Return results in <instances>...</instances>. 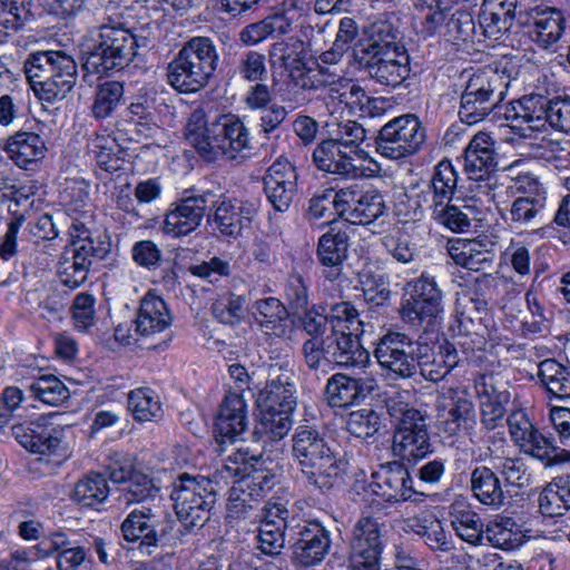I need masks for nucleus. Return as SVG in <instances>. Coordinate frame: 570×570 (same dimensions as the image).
Listing matches in <instances>:
<instances>
[{
	"label": "nucleus",
	"instance_id": "obj_1",
	"mask_svg": "<svg viewBox=\"0 0 570 570\" xmlns=\"http://www.w3.org/2000/svg\"><path fill=\"white\" fill-rule=\"evenodd\" d=\"M373 354L381 368L397 380L413 377L419 368L425 380L439 382L460 361L456 348L449 342L441 344L438 352H434L429 344L393 331L379 337Z\"/></svg>",
	"mask_w": 570,
	"mask_h": 570
},
{
	"label": "nucleus",
	"instance_id": "obj_2",
	"mask_svg": "<svg viewBox=\"0 0 570 570\" xmlns=\"http://www.w3.org/2000/svg\"><path fill=\"white\" fill-rule=\"evenodd\" d=\"M185 137L207 161L224 157L242 163L250 149L249 130L233 114L219 115L208 120L203 109H195L188 118Z\"/></svg>",
	"mask_w": 570,
	"mask_h": 570
},
{
	"label": "nucleus",
	"instance_id": "obj_3",
	"mask_svg": "<svg viewBox=\"0 0 570 570\" xmlns=\"http://www.w3.org/2000/svg\"><path fill=\"white\" fill-rule=\"evenodd\" d=\"M292 455L305 481L322 492L331 490L345 472L346 463L336 458L324 435L308 425L296 428Z\"/></svg>",
	"mask_w": 570,
	"mask_h": 570
},
{
	"label": "nucleus",
	"instance_id": "obj_4",
	"mask_svg": "<svg viewBox=\"0 0 570 570\" xmlns=\"http://www.w3.org/2000/svg\"><path fill=\"white\" fill-rule=\"evenodd\" d=\"M96 33L95 43L83 51L82 68L88 73L121 70L136 57L138 39L119 18L106 17Z\"/></svg>",
	"mask_w": 570,
	"mask_h": 570
},
{
	"label": "nucleus",
	"instance_id": "obj_5",
	"mask_svg": "<svg viewBox=\"0 0 570 570\" xmlns=\"http://www.w3.org/2000/svg\"><path fill=\"white\" fill-rule=\"evenodd\" d=\"M218 65V52L208 37H193L168 63V83L179 92L190 94L204 88Z\"/></svg>",
	"mask_w": 570,
	"mask_h": 570
},
{
	"label": "nucleus",
	"instance_id": "obj_6",
	"mask_svg": "<svg viewBox=\"0 0 570 570\" xmlns=\"http://www.w3.org/2000/svg\"><path fill=\"white\" fill-rule=\"evenodd\" d=\"M511 82L507 68H484L468 80L459 108L460 119L473 125L483 120L504 99Z\"/></svg>",
	"mask_w": 570,
	"mask_h": 570
},
{
	"label": "nucleus",
	"instance_id": "obj_7",
	"mask_svg": "<svg viewBox=\"0 0 570 570\" xmlns=\"http://www.w3.org/2000/svg\"><path fill=\"white\" fill-rule=\"evenodd\" d=\"M170 498L178 520L190 530L209 520L216 491L208 478L184 473L174 481Z\"/></svg>",
	"mask_w": 570,
	"mask_h": 570
},
{
	"label": "nucleus",
	"instance_id": "obj_8",
	"mask_svg": "<svg viewBox=\"0 0 570 570\" xmlns=\"http://www.w3.org/2000/svg\"><path fill=\"white\" fill-rule=\"evenodd\" d=\"M401 318L413 327L433 325L444 313L443 292L434 276L422 273L404 286Z\"/></svg>",
	"mask_w": 570,
	"mask_h": 570
},
{
	"label": "nucleus",
	"instance_id": "obj_9",
	"mask_svg": "<svg viewBox=\"0 0 570 570\" xmlns=\"http://www.w3.org/2000/svg\"><path fill=\"white\" fill-rule=\"evenodd\" d=\"M61 414L51 413L48 417H41L32 422L30 426L17 425L13 432L18 442L28 451L48 458V461L60 465L71 455L68 434L69 424H52L48 419H56Z\"/></svg>",
	"mask_w": 570,
	"mask_h": 570
},
{
	"label": "nucleus",
	"instance_id": "obj_10",
	"mask_svg": "<svg viewBox=\"0 0 570 570\" xmlns=\"http://www.w3.org/2000/svg\"><path fill=\"white\" fill-rule=\"evenodd\" d=\"M426 130L417 116L406 114L393 118L379 131L376 151L393 160L415 155L424 145Z\"/></svg>",
	"mask_w": 570,
	"mask_h": 570
},
{
	"label": "nucleus",
	"instance_id": "obj_11",
	"mask_svg": "<svg viewBox=\"0 0 570 570\" xmlns=\"http://www.w3.org/2000/svg\"><path fill=\"white\" fill-rule=\"evenodd\" d=\"M550 106L551 99L542 95L523 96L507 106L504 117L511 121V129L521 140L519 145L529 147L528 155L538 156L543 149L540 144L527 140L549 124Z\"/></svg>",
	"mask_w": 570,
	"mask_h": 570
},
{
	"label": "nucleus",
	"instance_id": "obj_12",
	"mask_svg": "<svg viewBox=\"0 0 570 570\" xmlns=\"http://www.w3.org/2000/svg\"><path fill=\"white\" fill-rule=\"evenodd\" d=\"M507 422L512 441L524 454L540 460L546 466L570 461V452L558 448L551 439L544 436L523 410L512 411Z\"/></svg>",
	"mask_w": 570,
	"mask_h": 570
},
{
	"label": "nucleus",
	"instance_id": "obj_13",
	"mask_svg": "<svg viewBox=\"0 0 570 570\" xmlns=\"http://www.w3.org/2000/svg\"><path fill=\"white\" fill-rule=\"evenodd\" d=\"M292 560L298 568L320 564L331 550V533L318 520H306L293 528Z\"/></svg>",
	"mask_w": 570,
	"mask_h": 570
},
{
	"label": "nucleus",
	"instance_id": "obj_14",
	"mask_svg": "<svg viewBox=\"0 0 570 570\" xmlns=\"http://www.w3.org/2000/svg\"><path fill=\"white\" fill-rule=\"evenodd\" d=\"M257 203L248 199L220 197L213 203L208 223L222 237L237 239L257 215Z\"/></svg>",
	"mask_w": 570,
	"mask_h": 570
},
{
	"label": "nucleus",
	"instance_id": "obj_15",
	"mask_svg": "<svg viewBox=\"0 0 570 570\" xmlns=\"http://www.w3.org/2000/svg\"><path fill=\"white\" fill-rule=\"evenodd\" d=\"M371 489L390 503L419 501L425 497V492L415 487L407 468L399 461L381 464L372 473Z\"/></svg>",
	"mask_w": 570,
	"mask_h": 570
},
{
	"label": "nucleus",
	"instance_id": "obj_16",
	"mask_svg": "<svg viewBox=\"0 0 570 570\" xmlns=\"http://www.w3.org/2000/svg\"><path fill=\"white\" fill-rule=\"evenodd\" d=\"M298 174L295 165L279 156L263 176V190L273 209L278 213L289 210L297 194Z\"/></svg>",
	"mask_w": 570,
	"mask_h": 570
},
{
	"label": "nucleus",
	"instance_id": "obj_17",
	"mask_svg": "<svg viewBox=\"0 0 570 570\" xmlns=\"http://www.w3.org/2000/svg\"><path fill=\"white\" fill-rule=\"evenodd\" d=\"M436 416L444 432L455 435L474 417V404L463 386H442L435 397Z\"/></svg>",
	"mask_w": 570,
	"mask_h": 570
},
{
	"label": "nucleus",
	"instance_id": "obj_18",
	"mask_svg": "<svg viewBox=\"0 0 570 570\" xmlns=\"http://www.w3.org/2000/svg\"><path fill=\"white\" fill-rule=\"evenodd\" d=\"M120 532L125 541L137 543V550L147 556L154 553L163 538L157 517L149 508L134 509L121 522Z\"/></svg>",
	"mask_w": 570,
	"mask_h": 570
},
{
	"label": "nucleus",
	"instance_id": "obj_19",
	"mask_svg": "<svg viewBox=\"0 0 570 570\" xmlns=\"http://www.w3.org/2000/svg\"><path fill=\"white\" fill-rule=\"evenodd\" d=\"M498 166V154L495 153L494 140L487 132H478L470 140L464 149L463 169L469 179L475 181H487L491 187L490 180Z\"/></svg>",
	"mask_w": 570,
	"mask_h": 570
},
{
	"label": "nucleus",
	"instance_id": "obj_20",
	"mask_svg": "<svg viewBox=\"0 0 570 570\" xmlns=\"http://www.w3.org/2000/svg\"><path fill=\"white\" fill-rule=\"evenodd\" d=\"M376 387L377 382L372 376L355 377L336 373L327 380L325 394L331 407H347L364 401Z\"/></svg>",
	"mask_w": 570,
	"mask_h": 570
},
{
	"label": "nucleus",
	"instance_id": "obj_21",
	"mask_svg": "<svg viewBox=\"0 0 570 570\" xmlns=\"http://www.w3.org/2000/svg\"><path fill=\"white\" fill-rule=\"evenodd\" d=\"M566 30L563 13L553 7H535L529 12L527 35L540 49L554 51Z\"/></svg>",
	"mask_w": 570,
	"mask_h": 570
},
{
	"label": "nucleus",
	"instance_id": "obj_22",
	"mask_svg": "<svg viewBox=\"0 0 570 570\" xmlns=\"http://www.w3.org/2000/svg\"><path fill=\"white\" fill-rule=\"evenodd\" d=\"M364 72L382 86L396 87L403 83L411 73V59L407 50L394 51L391 55L355 60Z\"/></svg>",
	"mask_w": 570,
	"mask_h": 570
},
{
	"label": "nucleus",
	"instance_id": "obj_23",
	"mask_svg": "<svg viewBox=\"0 0 570 570\" xmlns=\"http://www.w3.org/2000/svg\"><path fill=\"white\" fill-rule=\"evenodd\" d=\"M361 332L344 330L331 331L326 335L327 354L331 364L341 367H364L370 362V353L363 347Z\"/></svg>",
	"mask_w": 570,
	"mask_h": 570
},
{
	"label": "nucleus",
	"instance_id": "obj_24",
	"mask_svg": "<svg viewBox=\"0 0 570 570\" xmlns=\"http://www.w3.org/2000/svg\"><path fill=\"white\" fill-rule=\"evenodd\" d=\"M247 404L242 393L225 395L215 417V432L218 442L236 441L247 429Z\"/></svg>",
	"mask_w": 570,
	"mask_h": 570
},
{
	"label": "nucleus",
	"instance_id": "obj_25",
	"mask_svg": "<svg viewBox=\"0 0 570 570\" xmlns=\"http://www.w3.org/2000/svg\"><path fill=\"white\" fill-rule=\"evenodd\" d=\"M207 208L205 195H193L180 199L164 220V232L174 237L194 232L202 223Z\"/></svg>",
	"mask_w": 570,
	"mask_h": 570
},
{
	"label": "nucleus",
	"instance_id": "obj_26",
	"mask_svg": "<svg viewBox=\"0 0 570 570\" xmlns=\"http://www.w3.org/2000/svg\"><path fill=\"white\" fill-rule=\"evenodd\" d=\"M357 155L325 139L313 151L315 166L325 173L341 178L354 179L363 175L362 168L356 164Z\"/></svg>",
	"mask_w": 570,
	"mask_h": 570
},
{
	"label": "nucleus",
	"instance_id": "obj_27",
	"mask_svg": "<svg viewBox=\"0 0 570 570\" xmlns=\"http://www.w3.org/2000/svg\"><path fill=\"white\" fill-rule=\"evenodd\" d=\"M392 451L394 455L407 462L424 459L432 452L424 416H421L420 421L397 426L393 436Z\"/></svg>",
	"mask_w": 570,
	"mask_h": 570
},
{
	"label": "nucleus",
	"instance_id": "obj_28",
	"mask_svg": "<svg viewBox=\"0 0 570 570\" xmlns=\"http://www.w3.org/2000/svg\"><path fill=\"white\" fill-rule=\"evenodd\" d=\"M353 558L358 564L376 567L383 550L379 522L371 517L361 518L354 525L351 539Z\"/></svg>",
	"mask_w": 570,
	"mask_h": 570
},
{
	"label": "nucleus",
	"instance_id": "obj_29",
	"mask_svg": "<svg viewBox=\"0 0 570 570\" xmlns=\"http://www.w3.org/2000/svg\"><path fill=\"white\" fill-rule=\"evenodd\" d=\"M272 377L257 396V407H279L294 411L296 406L294 372L287 366H274Z\"/></svg>",
	"mask_w": 570,
	"mask_h": 570
},
{
	"label": "nucleus",
	"instance_id": "obj_30",
	"mask_svg": "<svg viewBox=\"0 0 570 570\" xmlns=\"http://www.w3.org/2000/svg\"><path fill=\"white\" fill-rule=\"evenodd\" d=\"M348 235L344 230L331 228L317 243L316 257L323 267L324 277L331 282L340 278L343 263L348 253Z\"/></svg>",
	"mask_w": 570,
	"mask_h": 570
},
{
	"label": "nucleus",
	"instance_id": "obj_31",
	"mask_svg": "<svg viewBox=\"0 0 570 570\" xmlns=\"http://www.w3.org/2000/svg\"><path fill=\"white\" fill-rule=\"evenodd\" d=\"M70 55L61 50L36 51L28 56L23 70L35 95L43 100L48 81H51L58 63Z\"/></svg>",
	"mask_w": 570,
	"mask_h": 570
},
{
	"label": "nucleus",
	"instance_id": "obj_32",
	"mask_svg": "<svg viewBox=\"0 0 570 570\" xmlns=\"http://www.w3.org/2000/svg\"><path fill=\"white\" fill-rule=\"evenodd\" d=\"M173 316L166 302L158 295L148 292L141 299L134 321L135 331L140 336H153L167 330Z\"/></svg>",
	"mask_w": 570,
	"mask_h": 570
},
{
	"label": "nucleus",
	"instance_id": "obj_33",
	"mask_svg": "<svg viewBox=\"0 0 570 570\" xmlns=\"http://www.w3.org/2000/svg\"><path fill=\"white\" fill-rule=\"evenodd\" d=\"M4 149L9 158L22 169H33L47 153L45 139L37 132L24 130L11 135Z\"/></svg>",
	"mask_w": 570,
	"mask_h": 570
},
{
	"label": "nucleus",
	"instance_id": "obj_34",
	"mask_svg": "<svg viewBox=\"0 0 570 570\" xmlns=\"http://www.w3.org/2000/svg\"><path fill=\"white\" fill-rule=\"evenodd\" d=\"M271 56L278 57L282 66L289 72V76L298 81L302 78L301 86L303 88H315L316 85L306 78L309 69L306 67V43L296 38L289 37L284 41L274 43Z\"/></svg>",
	"mask_w": 570,
	"mask_h": 570
},
{
	"label": "nucleus",
	"instance_id": "obj_35",
	"mask_svg": "<svg viewBox=\"0 0 570 570\" xmlns=\"http://www.w3.org/2000/svg\"><path fill=\"white\" fill-rule=\"evenodd\" d=\"M406 50L399 38V31L387 21H380L371 26L366 45L354 50L355 60L391 55L394 51Z\"/></svg>",
	"mask_w": 570,
	"mask_h": 570
},
{
	"label": "nucleus",
	"instance_id": "obj_36",
	"mask_svg": "<svg viewBox=\"0 0 570 570\" xmlns=\"http://www.w3.org/2000/svg\"><path fill=\"white\" fill-rule=\"evenodd\" d=\"M252 314L255 322L267 334L284 337L291 331L288 312L285 305L276 297L257 299L252 306Z\"/></svg>",
	"mask_w": 570,
	"mask_h": 570
},
{
	"label": "nucleus",
	"instance_id": "obj_37",
	"mask_svg": "<svg viewBox=\"0 0 570 570\" xmlns=\"http://www.w3.org/2000/svg\"><path fill=\"white\" fill-rule=\"evenodd\" d=\"M472 495L483 505L500 508L505 503V495L497 473L485 465L475 466L470 474Z\"/></svg>",
	"mask_w": 570,
	"mask_h": 570
},
{
	"label": "nucleus",
	"instance_id": "obj_38",
	"mask_svg": "<svg viewBox=\"0 0 570 570\" xmlns=\"http://www.w3.org/2000/svg\"><path fill=\"white\" fill-rule=\"evenodd\" d=\"M448 252L453 261L471 271H480L490 266L494 254L485 244L476 239H455L449 243Z\"/></svg>",
	"mask_w": 570,
	"mask_h": 570
},
{
	"label": "nucleus",
	"instance_id": "obj_39",
	"mask_svg": "<svg viewBox=\"0 0 570 570\" xmlns=\"http://www.w3.org/2000/svg\"><path fill=\"white\" fill-rule=\"evenodd\" d=\"M258 423L254 430V436L263 443L282 440L293 425V411L279 407H258Z\"/></svg>",
	"mask_w": 570,
	"mask_h": 570
},
{
	"label": "nucleus",
	"instance_id": "obj_40",
	"mask_svg": "<svg viewBox=\"0 0 570 570\" xmlns=\"http://www.w3.org/2000/svg\"><path fill=\"white\" fill-rule=\"evenodd\" d=\"M539 509L544 517L563 515L570 510V474L554 476L539 495Z\"/></svg>",
	"mask_w": 570,
	"mask_h": 570
},
{
	"label": "nucleus",
	"instance_id": "obj_41",
	"mask_svg": "<svg viewBox=\"0 0 570 570\" xmlns=\"http://www.w3.org/2000/svg\"><path fill=\"white\" fill-rule=\"evenodd\" d=\"M538 377L550 397L570 399V368L553 358L540 362Z\"/></svg>",
	"mask_w": 570,
	"mask_h": 570
},
{
	"label": "nucleus",
	"instance_id": "obj_42",
	"mask_svg": "<svg viewBox=\"0 0 570 570\" xmlns=\"http://www.w3.org/2000/svg\"><path fill=\"white\" fill-rule=\"evenodd\" d=\"M109 492L105 475L91 472L77 481L71 499L82 507L95 508L107 500Z\"/></svg>",
	"mask_w": 570,
	"mask_h": 570
},
{
	"label": "nucleus",
	"instance_id": "obj_43",
	"mask_svg": "<svg viewBox=\"0 0 570 570\" xmlns=\"http://www.w3.org/2000/svg\"><path fill=\"white\" fill-rule=\"evenodd\" d=\"M32 18L30 0H0V43L21 30Z\"/></svg>",
	"mask_w": 570,
	"mask_h": 570
},
{
	"label": "nucleus",
	"instance_id": "obj_44",
	"mask_svg": "<svg viewBox=\"0 0 570 570\" xmlns=\"http://www.w3.org/2000/svg\"><path fill=\"white\" fill-rule=\"evenodd\" d=\"M82 235H77L76 239L72 240V244L67 249L71 252L72 255L76 256L79 261L83 258V264L90 267L107 257L110 252V240L109 237L105 234L91 235L87 230H83Z\"/></svg>",
	"mask_w": 570,
	"mask_h": 570
},
{
	"label": "nucleus",
	"instance_id": "obj_45",
	"mask_svg": "<svg viewBox=\"0 0 570 570\" xmlns=\"http://www.w3.org/2000/svg\"><path fill=\"white\" fill-rule=\"evenodd\" d=\"M524 535L515 521L509 517H499L488 523L484 539L494 548L514 550L522 546Z\"/></svg>",
	"mask_w": 570,
	"mask_h": 570
},
{
	"label": "nucleus",
	"instance_id": "obj_46",
	"mask_svg": "<svg viewBox=\"0 0 570 570\" xmlns=\"http://www.w3.org/2000/svg\"><path fill=\"white\" fill-rule=\"evenodd\" d=\"M458 186V171L450 160H441L428 187L429 204L450 202Z\"/></svg>",
	"mask_w": 570,
	"mask_h": 570
},
{
	"label": "nucleus",
	"instance_id": "obj_47",
	"mask_svg": "<svg viewBox=\"0 0 570 570\" xmlns=\"http://www.w3.org/2000/svg\"><path fill=\"white\" fill-rule=\"evenodd\" d=\"M292 22L284 14H273L246 26L239 40L246 46H255L268 37L282 36L291 31Z\"/></svg>",
	"mask_w": 570,
	"mask_h": 570
},
{
	"label": "nucleus",
	"instance_id": "obj_48",
	"mask_svg": "<svg viewBox=\"0 0 570 570\" xmlns=\"http://www.w3.org/2000/svg\"><path fill=\"white\" fill-rule=\"evenodd\" d=\"M122 98V82L108 80L99 83L95 90L94 101L90 107L92 117L99 120L111 117L121 105Z\"/></svg>",
	"mask_w": 570,
	"mask_h": 570
},
{
	"label": "nucleus",
	"instance_id": "obj_49",
	"mask_svg": "<svg viewBox=\"0 0 570 570\" xmlns=\"http://www.w3.org/2000/svg\"><path fill=\"white\" fill-rule=\"evenodd\" d=\"M363 297L371 307H384L391 298L387 276L379 269L363 268L358 273Z\"/></svg>",
	"mask_w": 570,
	"mask_h": 570
},
{
	"label": "nucleus",
	"instance_id": "obj_50",
	"mask_svg": "<svg viewBox=\"0 0 570 570\" xmlns=\"http://www.w3.org/2000/svg\"><path fill=\"white\" fill-rule=\"evenodd\" d=\"M78 71L75 59L69 56L61 59L58 69L53 73L51 81H48L47 92L42 101L56 102L61 101L72 90L77 82Z\"/></svg>",
	"mask_w": 570,
	"mask_h": 570
},
{
	"label": "nucleus",
	"instance_id": "obj_51",
	"mask_svg": "<svg viewBox=\"0 0 570 570\" xmlns=\"http://www.w3.org/2000/svg\"><path fill=\"white\" fill-rule=\"evenodd\" d=\"M450 517L451 525L461 540L472 546L483 544L485 529L479 513L470 509L455 508Z\"/></svg>",
	"mask_w": 570,
	"mask_h": 570
},
{
	"label": "nucleus",
	"instance_id": "obj_52",
	"mask_svg": "<svg viewBox=\"0 0 570 570\" xmlns=\"http://www.w3.org/2000/svg\"><path fill=\"white\" fill-rule=\"evenodd\" d=\"M128 409L137 422L157 421L163 415L159 397L147 387H139L129 393Z\"/></svg>",
	"mask_w": 570,
	"mask_h": 570
},
{
	"label": "nucleus",
	"instance_id": "obj_53",
	"mask_svg": "<svg viewBox=\"0 0 570 570\" xmlns=\"http://www.w3.org/2000/svg\"><path fill=\"white\" fill-rule=\"evenodd\" d=\"M444 36L464 42H480L479 29L475 26L473 16L463 8H456L453 11L448 9Z\"/></svg>",
	"mask_w": 570,
	"mask_h": 570
},
{
	"label": "nucleus",
	"instance_id": "obj_54",
	"mask_svg": "<svg viewBox=\"0 0 570 570\" xmlns=\"http://www.w3.org/2000/svg\"><path fill=\"white\" fill-rule=\"evenodd\" d=\"M33 397L45 404L58 406L70 397L65 383L52 374L40 375L29 385Z\"/></svg>",
	"mask_w": 570,
	"mask_h": 570
},
{
	"label": "nucleus",
	"instance_id": "obj_55",
	"mask_svg": "<svg viewBox=\"0 0 570 570\" xmlns=\"http://www.w3.org/2000/svg\"><path fill=\"white\" fill-rule=\"evenodd\" d=\"M118 491L117 500L126 508L154 499L159 492L153 480L140 471L134 473L130 480L124 487H120Z\"/></svg>",
	"mask_w": 570,
	"mask_h": 570
},
{
	"label": "nucleus",
	"instance_id": "obj_56",
	"mask_svg": "<svg viewBox=\"0 0 570 570\" xmlns=\"http://www.w3.org/2000/svg\"><path fill=\"white\" fill-rule=\"evenodd\" d=\"M365 138L366 130L361 124L354 120H345L335 124L334 128L330 130V138L327 139L361 157L364 151L360 146Z\"/></svg>",
	"mask_w": 570,
	"mask_h": 570
},
{
	"label": "nucleus",
	"instance_id": "obj_57",
	"mask_svg": "<svg viewBox=\"0 0 570 570\" xmlns=\"http://www.w3.org/2000/svg\"><path fill=\"white\" fill-rule=\"evenodd\" d=\"M87 148L101 169L108 173L119 169V158L116 156L118 145L110 135L95 134L88 140Z\"/></svg>",
	"mask_w": 570,
	"mask_h": 570
},
{
	"label": "nucleus",
	"instance_id": "obj_58",
	"mask_svg": "<svg viewBox=\"0 0 570 570\" xmlns=\"http://www.w3.org/2000/svg\"><path fill=\"white\" fill-rule=\"evenodd\" d=\"M544 206L546 203L539 198L533 200L528 197H517L501 216L508 225L522 227L530 225Z\"/></svg>",
	"mask_w": 570,
	"mask_h": 570
},
{
	"label": "nucleus",
	"instance_id": "obj_59",
	"mask_svg": "<svg viewBox=\"0 0 570 570\" xmlns=\"http://www.w3.org/2000/svg\"><path fill=\"white\" fill-rule=\"evenodd\" d=\"M431 217L440 225L454 233H464L470 229L471 220L458 206L450 202L430 204Z\"/></svg>",
	"mask_w": 570,
	"mask_h": 570
},
{
	"label": "nucleus",
	"instance_id": "obj_60",
	"mask_svg": "<svg viewBox=\"0 0 570 570\" xmlns=\"http://www.w3.org/2000/svg\"><path fill=\"white\" fill-rule=\"evenodd\" d=\"M245 297L234 293L219 295L212 305V312L215 318L223 324L234 325L244 318Z\"/></svg>",
	"mask_w": 570,
	"mask_h": 570
},
{
	"label": "nucleus",
	"instance_id": "obj_61",
	"mask_svg": "<svg viewBox=\"0 0 570 570\" xmlns=\"http://www.w3.org/2000/svg\"><path fill=\"white\" fill-rule=\"evenodd\" d=\"M474 387L479 401L500 400L510 402L509 383L499 373L491 372L479 375L474 381Z\"/></svg>",
	"mask_w": 570,
	"mask_h": 570
},
{
	"label": "nucleus",
	"instance_id": "obj_62",
	"mask_svg": "<svg viewBox=\"0 0 570 570\" xmlns=\"http://www.w3.org/2000/svg\"><path fill=\"white\" fill-rule=\"evenodd\" d=\"M262 459V452L249 450L248 448H237L230 453L222 463L218 472L223 478H243L253 462H259Z\"/></svg>",
	"mask_w": 570,
	"mask_h": 570
},
{
	"label": "nucleus",
	"instance_id": "obj_63",
	"mask_svg": "<svg viewBox=\"0 0 570 570\" xmlns=\"http://www.w3.org/2000/svg\"><path fill=\"white\" fill-rule=\"evenodd\" d=\"M88 273L89 268L83 264V258L79 261L66 248L58 263L60 282L69 288H77L87 281Z\"/></svg>",
	"mask_w": 570,
	"mask_h": 570
},
{
	"label": "nucleus",
	"instance_id": "obj_64",
	"mask_svg": "<svg viewBox=\"0 0 570 570\" xmlns=\"http://www.w3.org/2000/svg\"><path fill=\"white\" fill-rule=\"evenodd\" d=\"M331 331L344 330L346 332L364 333V323L358 318V312L350 302H341L331 306L327 312Z\"/></svg>",
	"mask_w": 570,
	"mask_h": 570
}]
</instances>
